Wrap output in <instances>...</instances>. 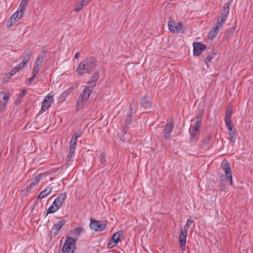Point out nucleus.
I'll list each match as a JSON object with an SVG mask.
<instances>
[{
	"label": "nucleus",
	"mask_w": 253,
	"mask_h": 253,
	"mask_svg": "<svg viewBox=\"0 0 253 253\" xmlns=\"http://www.w3.org/2000/svg\"><path fill=\"white\" fill-rule=\"evenodd\" d=\"M96 65L95 60L93 58H89L84 60L78 65L77 69V74L82 76L91 72Z\"/></svg>",
	"instance_id": "1"
},
{
	"label": "nucleus",
	"mask_w": 253,
	"mask_h": 253,
	"mask_svg": "<svg viewBox=\"0 0 253 253\" xmlns=\"http://www.w3.org/2000/svg\"><path fill=\"white\" fill-rule=\"evenodd\" d=\"M92 86H86L81 92L76 104V109H81L86 103L92 92Z\"/></svg>",
	"instance_id": "2"
},
{
	"label": "nucleus",
	"mask_w": 253,
	"mask_h": 253,
	"mask_svg": "<svg viewBox=\"0 0 253 253\" xmlns=\"http://www.w3.org/2000/svg\"><path fill=\"white\" fill-rule=\"evenodd\" d=\"M66 198V195L65 193L60 194L56 198L52 204L48 209L46 215L49 213L57 211L61 207Z\"/></svg>",
	"instance_id": "3"
},
{
	"label": "nucleus",
	"mask_w": 253,
	"mask_h": 253,
	"mask_svg": "<svg viewBox=\"0 0 253 253\" xmlns=\"http://www.w3.org/2000/svg\"><path fill=\"white\" fill-rule=\"evenodd\" d=\"M75 240L72 237H67L63 246V253H74L76 249Z\"/></svg>",
	"instance_id": "4"
},
{
	"label": "nucleus",
	"mask_w": 253,
	"mask_h": 253,
	"mask_svg": "<svg viewBox=\"0 0 253 253\" xmlns=\"http://www.w3.org/2000/svg\"><path fill=\"white\" fill-rule=\"evenodd\" d=\"M202 119V115H200L197 116L196 118V120L193 125L189 129V131L190 133L191 138L193 140L195 139V136L198 135L199 133V128L201 126V122Z\"/></svg>",
	"instance_id": "5"
},
{
	"label": "nucleus",
	"mask_w": 253,
	"mask_h": 253,
	"mask_svg": "<svg viewBox=\"0 0 253 253\" xmlns=\"http://www.w3.org/2000/svg\"><path fill=\"white\" fill-rule=\"evenodd\" d=\"M221 167L225 172L226 179L229 181L230 185H232V175L228 162L226 160L223 161L221 164Z\"/></svg>",
	"instance_id": "6"
},
{
	"label": "nucleus",
	"mask_w": 253,
	"mask_h": 253,
	"mask_svg": "<svg viewBox=\"0 0 253 253\" xmlns=\"http://www.w3.org/2000/svg\"><path fill=\"white\" fill-rule=\"evenodd\" d=\"M106 221L101 222L92 219L90 221V228L95 231H102L106 228Z\"/></svg>",
	"instance_id": "7"
},
{
	"label": "nucleus",
	"mask_w": 253,
	"mask_h": 253,
	"mask_svg": "<svg viewBox=\"0 0 253 253\" xmlns=\"http://www.w3.org/2000/svg\"><path fill=\"white\" fill-rule=\"evenodd\" d=\"M169 29L173 33H182L183 29L182 25L180 22H175L170 20L168 23Z\"/></svg>",
	"instance_id": "8"
},
{
	"label": "nucleus",
	"mask_w": 253,
	"mask_h": 253,
	"mask_svg": "<svg viewBox=\"0 0 253 253\" xmlns=\"http://www.w3.org/2000/svg\"><path fill=\"white\" fill-rule=\"evenodd\" d=\"M53 101V96L52 95V92H50L45 97L43 100L42 104V111H46Z\"/></svg>",
	"instance_id": "9"
},
{
	"label": "nucleus",
	"mask_w": 253,
	"mask_h": 253,
	"mask_svg": "<svg viewBox=\"0 0 253 253\" xmlns=\"http://www.w3.org/2000/svg\"><path fill=\"white\" fill-rule=\"evenodd\" d=\"M193 53L194 55L199 56L202 50L205 49L206 45L201 42L193 43Z\"/></svg>",
	"instance_id": "10"
},
{
	"label": "nucleus",
	"mask_w": 253,
	"mask_h": 253,
	"mask_svg": "<svg viewBox=\"0 0 253 253\" xmlns=\"http://www.w3.org/2000/svg\"><path fill=\"white\" fill-rule=\"evenodd\" d=\"M187 231L185 230H181L179 237L180 248L182 251L185 249V244L186 242V237L187 235Z\"/></svg>",
	"instance_id": "11"
},
{
	"label": "nucleus",
	"mask_w": 253,
	"mask_h": 253,
	"mask_svg": "<svg viewBox=\"0 0 253 253\" xmlns=\"http://www.w3.org/2000/svg\"><path fill=\"white\" fill-rule=\"evenodd\" d=\"M9 98V94L5 93L3 92H0V110H2L4 108Z\"/></svg>",
	"instance_id": "12"
},
{
	"label": "nucleus",
	"mask_w": 253,
	"mask_h": 253,
	"mask_svg": "<svg viewBox=\"0 0 253 253\" xmlns=\"http://www.w3.org/2000/svg\"><path fill=\"white\" fill-rule=\"evenodd\" d=\"M173 124L169 122L167 123L164 128L163 136L166 139H169L173 129Z\"/></svg>",
	"instance_id": "13"
},
{
	"label": "nucleus",
	"mask_w": 253,
	"mask_h": 253,
	"mask_svg": "<svg viewBox=\"0 0 253 253\" xmlns=\"http://www.w3.org/2000/svg\"><path fill=\"white\" fill-rule=\"evenodd\" d=\"M228 130H229V140L231 142H234L236 139V130L232 126V124L226 125Z\"/></svg>",
	"instance_id": "14"
},
{
	"label": "nucleus",
	"mask_w": 253,
	"mask_h": 253,
	"mask_svg": "<svg viewBox=\"0 0 253 253\" xmlns=\"http://www.w3.org/2000/svg\"><path fill=\"white\" fill-rule=\"evenodd\" d=\"M43 60V57L42 56H39L35 62L34 66V69L32 74L37 75L40 70V68L42 64Z\"/></svg>",
	"instance_id": "15"
},
{
	"label": "nucleus",
	"mask_w": 253,
	"mask_h": 253,
	"mask_svg": "<svg viewBox=\"0 0 253 253\" xmlns=\"http://www.w3.org/2000/svg\"><path fill=\"white\" fill-rule=\"evenodd\" d=\"M140 103L142 107L145 109H148L151 107V100L148 96H145L142 98Z\"/></svg>",
	"instance_id": "16"
},
{
	"label": "nucleus",
	"mask_w": 253,
	"mask_h": 253,
	"mask_svg": "<svg viewBox=\"0 0 253 253\" xmlns=\"http://www.w3.org/2000/svg\"><path fill=\"white\" fill-rule=\"evenodd\" d=\"M231 3L232 0H229L224 5L223 9L220 14V16L222 18H227L229 11V7L231 5Z\"/></svg>",
	"instance_id": "17"
},
{
	"label": "nucleus",
	"mask_w": 253,
	"mask_h": 253,
	"mask_svg": "<svg viewBox=\"0 0 253 253\" xmlns=\"http://www.w3.org/2000/svg\"><path fill=\"white\" fill-rule=\"evenodd\" d=\"M24 12V11H21L18 9L17 11L16 12H15L11 17L10 20L11 23H16L18 19H20L22 17Z\"/></svg>",
	"instance_id": "18"
},
{
	"label": "nucleus",
	"mask_w": 253,
	"mask_h": 253,
	"mask_svg": "<svg viewBox=\"0 0 253 253\" xmlns=\"http://www.w3.org/2000/svg\"><path fill=\"white\" fill-rule=\"evenodd\" d=\"M220 29L221 28L216 25L214 26L209 32V38L211 39H214L217 36Z\"/></svg>",
	"instance_id": "19"
},
{
	"label": "nucleus",
	"mask_w": 253,
	"mask_h": 253,
	"mask_svg": "<svg viewBox=\"0 0 253 253\" xmlns=\"http://www.w3.org/2000/svg\"><path fill=\"white\" fill-rule=\"evenodd\" d=\"M52 188L50 186H48L46 187V188L42 192H41L39 196V199H43L44 198L47 197L49 194H50L52 192Z\"/></svg>",
	"instance_id": "20"
},
{
	"label": "nucleus",
	"mask_w": 253,
	"mask_h": 253,
	"mask_svg": "<svg viewBox=\"0 0 253 253\" xmlns=\"http://www.w3.org/2000/svg\"><path fill=\"white\" fill-rule=\"evenodd\" d=\"M232 109L230 107H229L226 110L225 115V123L226 125H228L229 124H232V121L231 120V117L232 116Z\"/></svg>",
	"instance_id": "21"
},
{
	"label": "nucleus",
	"mask_w": 253,
	"mask_h": 253,
	"mask_svg": "<svg viewBox=\"0 0 253 253\" xmlns=\"http://www.w3.org/2000/svg\"><path fill=\"white\" fill-rule=\"evenodd\" d=\"M66 221L64 219L60 220L57 221L53 226L52 230L55 232L59 231L62 227L65 224Z\"/></svg>",
	"instance_id": "22"
},
{
	"label": "nucleus",
	"mask_w": 253,
	"mask_h": 253,
	"mask_svg": "<svg viewBox=\"0 0 253 253\" xmlns=\"http://www.w3.org/2000/svg\"><path fill=\"white\" fill-rule=\"evenodd\" d=\"M99 73L97 72H95L93 74V76L90 79V80L88 81V83L91 84L90 86L93 87L95 85L96 82L98 80L99 78Z\"/></svg>",
	"instance_id": "23"
},
{
	"label": "nucleus",
	"mask_w": 253,
	"mask_h": 253,
	"mask_svg": "<svg viewBox=\"0 0 253 253\" xmlns=\"http://www.w3.org/2000/svg\"><path fill=\"white\" fill-rule=\"evenodd\" d=\"M41 174H40L37 176L33 180L32 183L29 185V186L27 187L25 190L26 191H28L29 189H31L32 187L35 186L36 185L38 184V183L40 181L41 178Z\"/></svg>",
	"instance_id": "24"
},
{
	"label": "nucleus",
	"mask_w": 253,
	"mask_h": 253,
	"mask_svg": "<svg viewBox=\"0 0 253 253\" xmlns=\"http://www.w3.org/2000/svg\"><path fill=\"white\" fill-rule=\"evenodd\" d=\"M82 229L81 228H76L71 231V234L73 235L72 239L75 240V242L78 239L81 232Z\"/></svg>",
	"instance_id": "25"
},
{
	"label": "nucleus",
	"mask_w": 253,
	"mask_h": 253,
	"mask_svg": "<svg viewBox=\"0 0 253 253\" xmlns=\"http://www.w3.org/2000/svg\"><path fill=\"white\" fill-rule=\"evenodd\" d=\"M122 233H123V231H119L118 232L114 234L112 236V238L113 242H114L117 244V243L120 241V237Z\"/></svg>",
	"instance_id": "26"
},
{
	"label": "nucleus",
	"mask_w": 253,
	"mask_h": 253,
	"mask_svg": "<svg viewBox=\"0 0 253 253\" xmlns=\"http://www.w3.org/2000/svg\"><path fill=\"white\" fill-rule=\"evenodd\" d=\"M226 19V18H222L220 16L215 25L221 29L223 26V24L225 22Z\"/></svg>",
	"instance_id": "27"
},
{
	"label": "nucleus",
	"mask_w": 253,
	"mask_h": 253,
	"mask_svg": "<svg viewBox=\"0 0 253 253\" xmlns=\"http://www.w3.org/2000/svg\"><path fill=\"white\" fill-rule=\"evenodd\" d=\"M28 1L29 0H22L19 7V10L24 11V9L27 5Z\"/></svg>",
	"instance_id": "28"
},
{
	"label": "nucleus",
	"mask_w": 253,
	"mask_h": 253,
	"mask_svg": "<svg viewBox=\"0 0 253 253\" xmlns=\"http://www.w3.org/2000/svg\"><path fill=\"white\" fill-rule=\"evenodd\" d=\"M86 4H85V2H84V0H82L77 5L76 8H75V11L76 12L79 11Z\"/></svg>",
	"instance_id": "29"
},
{
	"label": "nucleus",
	"mask_w": 253,
	"mask_h": 253,
	"mask_svg": "<svg viewBox=\"0 0 253 253\" xmlns=\"http://www.w3.org/2000/svg\"><path fill=\"white\" fill-rule=\"evenodd\" d=\"M30 58V53L29 52H25L23 54L22 61H23L24 62H26V63H28V62L29 61Z\"/></svg>",
	"instance_id": "30"
},
{
	"label": "nucleus",
	"mask_w": 253,
	"mask_h": 253,
	"mask_svg": "<svg viewBox=\"0 0 253 253\" xmlns=\"http://www.w3.org/2000/svg\"><path fill=\"white\" fill-rule=\"evenodd\" d=\"M132 120L131 119V115L128 114L126 116V121H125V127H128L131 123Z\"/></svg>",
	"instance_id": "31"
},
{
	"label": "nucleus",
	"mask_w": 253,
	"mask_h": 253,
	"mask_svg": "<svg viewBox=\"0 0 253 253\" xmlns=\"http://www.w3.org/2000/svg\"><path fill=\"white\" fill-rule=\"evenodd\" d=\"M27 64V63H26V62H24L23 61H22V62L18 65H17L16 67H15L14 69H16V71L18 72L19 70L22 69Z\"/></svg>",
	"instance_id": "32"
},
{
	"label": "nucleus",
	"mask_w": 253,
	"mask_h": 253,
	"mask_svg": "<svg viewBox=\"0 0 253 253\" xmlns=\"http://www.w3.org/2000/svg\"><path fill=\"white\" fill-rule=\"evenodd\" d=\"M72 89V88L67 89L62 94L61 96V98L62 99V101H64L65 99L69 95Z\"/></svg>",
	"instance_id": "33"
},
{
	"label": "nucleus",
	"mask_w": 253,
	"mask_h": 253,
	"mask_svg": "<svg viewBox=\"0 0 253 253\" xmlns=\"http://www.w3.org/2000/svg\"><path fill=\"white\" fill-rule=\"evenodd\" d=\"M77 139H76L75 137H72V138L70 141V148L72 147L73 148L75 149L76 146L77 144Z\"/></svg>",
	"instance_id": "34"
},
{
	"label": "nucleus",
	"mask_w": 253,
	"mask_h": 253,
	"mask_svg": "<svg viewBox=\"0 0 253 253\" xmlns=\"http://www.w3.org/2000/svg\"><path fill=\"white\" fill-rule=\"evenodd\" d=\"M75 150V148H73L72 147L69 148V152L67 157V160L68 161L70 160L71 159L73 154L74 153Z\"/></svg>",
	"instance_id": "35"
},
{
	"label": "nucleus",
	"mask_w": 253,
	"mask_h": 253,
	"mask_svg": "<svg viewBox=\"0 0 253 253\" xmlns=\"http://www.w3.org/2000/svg\"><path fill=\"white\" fill-rule=\"evenodd\" d=\"M214 54L213 53L209 54L205 59V62L208 65V63L210 62L213 58Z\"/></svg>",
	"instance_id": "36"
},
{
	"label": "nucleus",
	"mask_w": 253,
	"mask_h": 253,
	"mask_svg": "<svg viewBox=\"0 0 253 253\" xmlns=\"http://www.w3.org/2000/svg\"><path fill=\"white\" fill-rule=\"evenodd\" d=\"M17 72L16 71V69H12L11 72L7 74L6 75V77L8 79H10L12 76L14 75Z\"/></svg>",
	"instance_id": "37"
},
{
	"label": "nucleus",
	"mask_w": 253,
	"mask_h": 253,
	"mask_svg": "<svg viewBox=\"0 0 253 253\" xmlns=\"http://www.w3.org/2000/svg\"><path fill=\"white\" fill-rule=\"evenodd\" d=\"M192 223L193 221L192 220L188 219L187 221L186 224L184 226V229H183L182 230H185L186 231H187V229L191 226Z\"/></svg>",
	"instance_id": "38"
},
{
	"label": "nucleus",
	"mask_w": 253,
	"mask_h": 253,
	"mask_svg": "<svg viewBox=\"0 0 253 253\" xmlns=\"http://www.w3.org/2000/svg\"><path fill=\"white\" fill-rule=\"evenodd\" d=\"M137 107L136 103L132 104L130 107V110L131 114L135 113L136 111Z\"/></svg>",
	"instance_id": "39"
},
{
	"label": "nucleus",
	"mask_w": 253,
	"mask_h": 253,
	"mask_svg": "<svg viewBox=\"0 0 253 253\" xmlns=\"http://www.w3.org/2000/svg\"><path fill=\"white\" fill-rule=\"evenodd\" d=\"M99 160L101 163H104L105 162V155L103 153L99 156Z\"/></svg>",
	"instance_id": "40"
},
{
	"label": "nucleus",
	"mask_w": 253,
	"mask_h": 253,
	"mask_svg": "<svg viewBox=\"0 0 253 253\" xmlns=\"http://www.w3.org/2000/svg\"><path fill=\"white\" fill-rule=\"evenodd\" d=\"M117 245L116 243H114V242H110L108 244V248H112L115 246H116Z\"/></svg>",
	"instance_id": "41"
},
{
	"label": "nucleus",
	"mask_w": 253,
	"mask_h": 253,
	"mask_svg": "<svg viewBox=\"0 0 253 253\" xmlns=\"http://www.w3.org/2000/svg\"><path fill=\"white\" fill-rule=\"evenodd\" d=\"M82 135V133L81 132H78L75 133L73 137H75L76 139H77L78 138L81 137Z\"/></svg>",
	"instance_id": "42"
},
{
	"label": "nucleus",
	"mask_w": 253,
	"mask_h": 253,
	"mask_svg": "<svg viewBox=\"0 0 253 253\" xmlns=\"http://www.w3.org/2000/svg\"><path fill=\"white\" fill-rule=\"evenodd\" d=\"M26 93H27L26 90L22 89L21 91L19 96L22 97L26 94Z\"/></svg>",
	"instance_id": "43"
},
{
	"label": "nucleus",
	"mask_w": 253,
	"mask_h": 253,
	"mask_svg": "<svg viewBox=\"0 0 253 253\" xmlns=\"http://www.w3.org/2000/svg\"><path fill=\"white\" fill-rule=\"evenodd\" d=\"M36 76V75L33 74L32 77L28 79V83L29 84H31L32 82V81L35 79Z\"/></svg>",
	"instance_id": "44"
},
{
	"label": "nucleus",
	"mask_w": 253,
	"mask_h": 253,
	"mask_svg": "<svg viewBox=\"0 0 253 253\" xmlns=\"http://www.w3.org/2000/svg\"><path fill=\"white\" fill-rule=\"evenodd\" d=\"M210 138V136H208L206 140H204L202 142L203 145H206L208 143L209 140Z\"/></svg>",
	"instance_id": "45"
},
{
	"label": "nucleus",
	"mask_w": 253,
	"mask_h": 253,
	"mask_svg": "<svg viewBox=\"0 0 253 253\" xmlns=\"http://www.w3.org/2000/svg\"><path fill=\"white\" fill-rule=\"evenodd\" d=\"M79 56H80V53L79 52H77L75 54V58H76V59L78 58Z\"/></svg>",
	"instance_id": "46"
}]
</instances>
